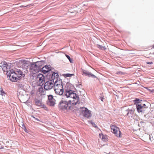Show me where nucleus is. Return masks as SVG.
Segmentation results:
<instances>
[{"label": "nucleus", "instance_id": "obj_1", "mask_svg": "<svg viewBox=\"0 0 154 154\" xmlns=\"http://www.w3.org/2000/svg\"><path fill=\"white\" fill-rule=\"evenodd\" d=\"M6 67L7 76L9 77V79L12 82H16L25 76V75L23 73V72L20 70L14 71V70L11 69L8 71V65L6 66Z\"/></svg>", "mask_w": 154, "mask_h": 154}, {"label": "nucleus", "instance_id": "obj_2", "mask_svg": "<svg viewBox=\"0 0 154 154\" xmlns=\"http://www.w3.org/2000/svg\"><path fill=\"white\" fill-rule=\"evenodd\" d=\"M64 93L66 97L72 98V100L69 101L70 103L72 104V106H74L79 102V96L77 95L74 91L72 90L64 92Z\"/></svg>", "mask_w": 154, "mask_h": 154}, {"label": "nucleus", "instance_id": "obj_3", "mask_svg": "<svg viewBox=\"0 0 154 154\" xmlns=\"http://www.w3.org/2000/svg\"><path fill=\"white\" fill-rule=\"evenodd\" d=\"M61 81H56L54 84V89L57 94L61 95L63 93V89Z\"/></svg>", "mask_w": 154, "mask_h": 154}, {"label": "nucleus", "instance_id": "obj_4", "mask_svg": "<svg viewBox=\"0 0 154 154\" xmlns=\"http://www.w3.org/2000/svg\"><path fill=\"white\" fill-rule=\"evenodd\" d=\"M110 128L111 132L114 134L116 136L118 137L121 138L122 135L119 128L114 125H111Z\"/></svg>", "mask_w": 154, "mask_h": 154}, {"label": "nucleus", "instance_id": "obj_5", "mask_svg": "<svg viewBox=\"0 0 154 154\" xmlns=\"http://www.w3.org/2000/svg\"><path fill=\"white\" fill-rule=\"evenodd\" d=\"M69 103L66 101L62 100L60 102L59 107L61 110L66 109L68 107L69 109H70L73 106H72V104H70V103Z\"/></svg>", "mask_w": 154, "mask_h": 154}, {"label": "nucleus", "instance_id": "obj_6", "mask_svg": "<svg viewBox=\"0 0 154 154\" xmlns=\"http://www.w3.org/2000/svg\"><path fill=\"white\" fill-rule=\"evenodd\" d=\"M38 62L33 63L31 64L29 68L30 72L32 74H35L39 71V68L37 65Z\"/></svg>", "mask_w": 154, "mask_h": 154}, {"label": "nucleus", "instance_id": "obj_7", "mask_svg": "<svg viewBox=\"0 0 154 154\" xmlns=\"http://www.w3.org/2000/svg\"><path fill=\"white\" fill-rule=\"evenodd\" d=\"M54 87V81L52 80L46 82L45 84L44 89L46 90H48L52 89L53 87Z\"/></svg>", "mask_w": 154, "mask_h": 154}, {"label": "nucleus", "instance_id": "obj_8", "mask_svg": "<svg viewBox=\"0 0 154 154\" xmlns=\"http://www.w3.org/2000/svg\"><path fill=\"white\" fill-rule=\"evenodd\" d=\"M36 80L39 85H42L44 83V76L42 74H39L36 77Z\"/></svg>", "mask_w": 154, "mask_h": 154}, {"label": "nucleus", "instance_id": "obj_9", "mask_svg": "<svg viewBox=\"0 0 154 154\" xmlns=\"http://www.w3.org/2000/svg\"><path fill=\"white\" fill-rule=\"evenodd\" d=\"M147 108V106H146V105L145 104H144L143 106H141L140 104L136 105L137 111L139 113L144 112L145 109Z\"/></svg>", "mask_w": 154, "mask_h": 154}, {"label": "nucleus", "instance_id": "obj_10", "mask_svg": "<svg viewBox=\"0 0 154 154\" xmlns=\"http://www.w3.org/2000/svg\"><path fill=\"white\" fill-rule=\"evenodd\" d=\"M82 113L85 117L87 118H89L91 116V114L90 111L85 108H83Z\"/></svg>", "mask_w": 154, "mask_h": 154}, {"label": "nucleus", "instance_id": "obj_11", "mask_svg": "<svg viewBox=\"0 0 154 154\" xmlns=\"http://www.w3.org/2000/svg\"><path fill=\"white\" fill-rule=\"evenodd\" d=\"M35 105L38 106H40L41 108L44 109L46 110H48L47 108L45 105L42 102L41 100L38 99H36L35 100Z\"/></svg>", "mask_w": 154, "mask_h": 154}, {"label": "nucleus", "instance_id": "obj_12", "mask_svg": "<svg viewBox=\"0 0 154 154\" xmlns=\"http://www.w3.org/2000/svg\"><path fill=\"white\" fill-rule=\"evenodd\" d=\"M74 86L71 84L67 83L66 84L65 87V92L72 90Z\"/></svg>", "mask_w": 154, "mask_h": 154}, {"label": "nucleus", "instance_id": "obj_13", "mask_svg": "<svg viewBox=\"0 0 154 154\" xmlns=\"http://www.w3.org/2000/svg\"><path fill=\"white\" fill-rule=\"evenodd\" d=\"M37 93L38 94H39L40 95L45 94V91L42 87L41 86H38Z\"/></svg>", "mask_w": 154, "mask_h": 154}, {"label": "nucleus", "instance_id": "obj_14", "mask_svg": "<svg viewBox=\"0 0 154 154\" xmlns=\"http://www.w3.org/2000/svg\"><path fill=\"white\" fill-rule=\"evenodd\" d=\"M51 70V69L50 66L45 65L42 69L41 70L43 73L45 74L49 71Z\"/></svg>", "mask_w": 154, "mask_h": 154}, {"label": "nucleus", "instance_id": "obj_15", "mask_svg": "<svg viewBox=\"0 0 154 154\" xmlns=\"http://www.w3.org/2000/svg\"><path fill=\"white\" fill-rule=\"evenodd\" d=\"M19 63L21 65V66L24 67H27L28 64V62L24 60H20Z\"/></svg>", "mask_w": 154, "mask_h": 154}, {"label": "nucleus", "instance_id": "obj_16", "mask_svg": "<svg viewBox=\"0 0 154 154\" xmlns=\"http://www.w3.org/2000/svg\"><path fill=\"white\" fill-rule=\"evenodd\" d=\"M20 101L22 102L25 103L27 100V98L26 96L24 95H20Z\"/></svg>", "mask_w": 154, "mask_h": 154}, {"label": "nucleus", "instance_id": "obj_17", "mask_svg": "<svg viewBox=\"0 0 154 154\" xmlns=\"http://www.w3.org/2000/svg\"><path fill=\"white\" fill-rule=\"evenodd\" d=\"M48 103L50 106H53L55 104V100L54 99L50 100L48 101Z\"/></svg>", "mask_w": 154, "mask_h": 154}, {"label": "nucleus", "instance_id": "obj_18", "mask_svg": "<svg viewBox=\"0 0 154 154\" xmlns=\"http://www.w3.org/2000/svg\"><path fill=\"white\" fill-rule=\"evenodd\" d=\"M59 75L57 73H53L51 76V79L52 80H54L55 79H57Z\"/></svg>", "mask_w": 154, "mask_h": 154}, {"label": "nucleus", "instance_id": "obj_19", "mask_svg": "<svg viewBox=\"0 0 154 154\" xmlns=\"http://www.w3.org/2000/svg\"><path fill=\"white\" fill-rule=\"evenodd\" d=\"M100 137L104 141H106L107 140V137L106 136L104 135L103 134H99Z\"/></svg>", "mask_w": 154, "mask_h": 154}, {"label": "nucleus", "instance_id": "obj_20", "mask_svg": "<svg viewBox=\"0 0 154 154\" xmlns=\"http://www.w3.org/2000/svg\"><path fill=\"white\" fill-rule=\"evenodd\" d=\"M63 75L64 77L66 78L67 77H70L74 76V74L70 73L64 74Z\"/></svg>", "mask_w": 154, "mask_h": 154}, {"label": "nucleus", "instance_id": "obj_21", "mask_svg": "<svg viewBox=\"0 0 154 154\" xmlns=\"http://www.w3.org/2000/svg\"><path fill=\"white\" fill-rule=\"evenodd\" d=\"M82 75H85L86 76H88V74L89 72L85 70H83L82 71Z\"/></svg>", "mask_w": 154, "mask_h": 154}, {"label": "nucleus", "instance_id": "obj_22", "mask_svg": "<svg viewBox=\"0 0 154 154\" xmlns=\"http://www.w3.org/2000/svg\"><path fill=\"white\" fill-rule=\"evenodd\" d=\"M134 102L135 104L136 105H137L138 103H140V100L138 98H136L134 100Z\"/></svg>", "mask_w": 154, "mask_h": 154}, {"label": "nucleus", "instance_id": "obj_23", "mask_svg": "<svg viewBox=\"0 0 154 154\" xmlns=\"http://www.w3.org/2000/svg\"><path fill=\"white\" fill-rule=\"evenodd\" d=\"M21 127L24 130L25 132H28V131L26 128L25 126L24 125V124L23 123L21 125Z\"/></svg>", "mask_w": 154, "mask_h": 154}, {"label": "nucleus", "instance_id": "obj_24", "mask_svg": "<svg viewBox=\"0 0 154 154\" xmlns=\"http://www.w3.org/2000/svg\"><path fill=\"white\" fill-rule=\"evenodd\" d=\"M97 47L100 49L101 50H105L106 49V48L105 47L102 46V45H97Z\"/></svg>", "mask_w": 154, "mask_h": 154}, {"label": "nucleus", "instance_id": "obj_25", "mask_svg": "<svg viewBox=\"0 0 154 154\" xmlns=\"http://www.w3.org/2000/svg\"><path fill=\"white\" fill-rule=\"evenodd\" d=\"M88 76L89 77H92L93 78H95L96 77L94 75L92 74L90 72H89Z\"/></svg>", "mask_w": 154, "mask_h": 154}, {"label": "nucleus", "instance_id": "obj_26", "mask_svg": "<svg viewBox=\"0 0 154 154\" xmlns=\"http://www.w3.org/2000/svg\"><path fill=\"white\" fill-rule=\"evenodd\" d=\"M0 94L1 95H2V96L5 95V93L4 91L1 88H0Z\"/></svg>", "mask_w": 154, "mask_h": 154}, {"label": "nucleus", "instance_id": "obj_27", "mask_svg": "<svg viewBox=\"0 0 154 154\" xmlns=\"http://www.w3.org/2000/svg\"><path fill=\"white\" fill-rule=\"evenodd\" d=\"M66 57L69 60V61L70 62L72 63L73 62V60L72 59H71L70 58V57L68 55H66Z\"/></svg>", "mask_w": 154, "mask_h": 154}, {"label": "nucleus", "instance_id": "obj_28", "mask_svg": "<svg viewBox=\"0 0 154 154\" xmlns=\"http://www.w3.org/2000/svg\"><path fill=\"white\" fill-rule=\"evenodd\" d=\"M125 74V73L120 71L117 72L116 73V74L117 75H124Z\"/></svg>", "mask_w": 154, "mask_h": 154}, {"label": "nucleus", "instance_id": "obj_29", "mask_svg": "<svg viewBox=\"0 0 154 154\" xmlns=\"http://www.w3.org/2000/svg\"><path fill=\"white\" fill-rule=\"evenodd\" d=\"M48 101L50 100H52L54 99L53 98V96L51 95L48 96Z\"/></svg>", "mask_w": 154, "mask_h": 154}, {"label": "nucleus", "instance_id": "obj_30", "mask_svg": "<svg viewBox=\"0 0 154 154\" xmlns=\"http://www.w3.org/2000/svg\"><path fill=\"white\" fill-rule=\"evenodd\" d=\"M134 112H133V111H132V110H130L129 111V112H128V113H127V115L129 116V114L130 113V114H131L132 113H133Z\"/></svg>", "mask_w": 154, "mask_h": 154}, {"label": "nucleus", "instance_id": "obj_31", "mask_svg": "<svg viewBox=\"0 0 154 154\" xmlns=\"http://www.w3.org/2000/svg\"><path fill=\"white\" fill-rule=\"evenodd\" d=\"M146 63L147 64H152L153 63L152 62H146Z\"/></svg>", "mask_w": 154, "mask_h": 154}, {"label": "nucleus", "instance_id": "obj_32", "mask_svg": "<svg viewBox=\"0 0 154 154\" xmlns=\"http://www.w3.org/2000/svg\"><path fill=\"white\" fill-rule=\"evenodd\" d=\"M101 100L102 101H103V100L104 99V98L103 97H101Z\"/></svg>", "mask_w": 154, "mask_h": 154}, {"label": "nucleus", "instance_id": "obj_33", "mask_svg": "<svg viewBox=\"0 0 154 154\" xmlns=\"http://www.w3.org/2000/svg\"><path fill=\"white\" fill-rule=\"evenodd\" d=\"M3 148H4L3 146H1L0 147V149H3Z\"/></svg>", "mask_w": 154, "mask_h": 154}, {"label": "nucleus", "instance_id": "obj_34", "mask_svg": "<svg viewBox=\"0 0 154 154\" xmlns=\"http://www.w3.org/2000/svg\"><path fill=\"white\" fill-rule=\"evenodd\" d=\"M24 7V6H23V5L20 6V7Z\"/></svg>", "mask_w": 154, "mask_h": 154}, {"label": "nucleus", "instance_id": "obj_35", "mask_svg": "<svg viewBox=\"0 0 154 154\" xmlns=\"http://www.w3.org/2000/svg\"><path fill=\"white\" fill-rule=\"evenodd\" d=\"M152 48H154V45L153 46V47Z\"/></svg>", "mask_w": 154, "mask_h": 154}, {"label": "nucleus", "instance_id": "obj_36", "mask_svg": "<svg viewBox=\"0 0 154 154\" xmlns=\"http://www.w3.org/2000/svg\"><path fill=\"white\" fill-rule=\"evenodd\" d=\"M152 48H154V45L153 46V47Z\"/></svg>", "mask_w": 154, "mask_h": 154}, {"label": "nucleus", "instance_id": "obj_37", "mask_svg": "<svg viewBox=\"0 0 154 154\" xmlns=\"http://www.w3.org/2000/svg\"><path fill=\"white\" fill-rule=\"evenodd\" d=\"M33 117V118H35V117Z\"/></svg>", "mask_w": 154, "mask_h": 154}]
</instances>
